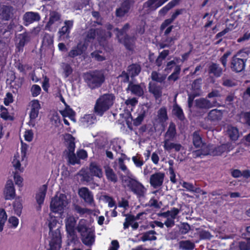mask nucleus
Returning a JSON list of instances; mask_svg holds the SVG:
<instances>
[{
	"label": "nucleus",
	"instance_id": "obj_61",
	"mask_svg": "<svg viewBox=\"0 0 250 250\" xmlns=\"http://www.w3.org/2000/svg\"><path fill=\"white\" fill-rule=\"evenodd\" d=\"M8 222L11 224L12 228H16L18 226L19 219L15 216H11L8 219Z\"/></svg>",
	"mask_w": 250,
	"mask_h": 250
},
{
	"label": "nucleus",
	"instance_id": "obj_1",
	"mask_svg": "<svg viewBox=\"0 0 250 250\" xmlns=\"http://www.w3.org/2000/svg\"><path fill=\"white\" fill-rule=\"evenodd\" d=\"M83 78L87 86L91 90L101 87L105 80L102 70H95L84 73Z\"/></svg>",
	"mask_w": 250,
	"mask_h": 250
},
{
	"label": "nucleus",
	"instance_id": "obj_33",
	"mask_svg": "<svg viewBox=\"0 0 250 250\" xmlns=\"http://www.w3.org/2000/svg\"><path fill=\"white\" fill-rule=\"evenodd\" d=\"M223 112L221 110L214 109L211 110L208 115V118L212 121L219 120L222 119Z\"/></svg>",
	"mask_w": 250,
	"mask_h": 250
},
{
	"label": "nucleus",
	"instance_id": "obj_47",
	"mask_svg": "<svg viewBox=\"0 0 250 250\" xmlns=\"http://www.w3.org/2000/svg\"><path fill=\"white\" fill-rule=\"evenodd\" d=\"M61 114L63 117L75 116V111L68 105H66L63 110L61 111Z\"/></svg>",
	"mask_w": 250,
	"mask_h": 250
},
{
	"label": "nucleus",
	"instance_id": "obj_62",
	"mask_svg": "<svg viewBox=\"0 0 250 250\" xmlns=\"http://www.w3.org/2000/svg\"><path fill=\"white\" fill-rule=\"evenodd\" d=\"M0 109L1 111V112L0 114V117L5 120H8L9 118V114L6 108L3 105H1L0 106Z\"/></svg>",
	"mask_w": 250,
	"mask_h": 250
},
{
	"label": "nucleus",
	"instance_id": "obj_20",
	"mask_svg": "<svg viewBox=\"0 0 250 250\" xmlns=\"http://www.w3.org/2000/svg\"><path fill=\"white\" fill-rule=\"evenodd\" d=\"M105 175L109 182L116 183L118 181V177L112 168L109 166L104 167Z\"/></svg>",
	"mask_w": 250,
	"mask_h": 250
},
{
	"label": "nucleus",
	"instance_id": "obj_17",
	"mask_svg": "<svg viewBox=\"0 0 250 250\" xmlns=\"http://www.w3.org/2000/svg\"><path fill=\"white\" fill-rule=\"evenodd\" d=\"M127 90H130L132 94L138 97H142L144 95V89L139 84H134L130 82L128 85Z\"/></svg>",
	"mask_w": 250,
	"mask_h": 250
},
{
	"label": "nucleus",
	"instance_id": "obj_54",
	"mask_svg": "<svg viewBox=\"0 0 250 250\" xmlns=\"http://www.w3.org/2000/svg\"><path fill=\"white\" fill-rule=\"evenodd\" d=\"M119 168L125 173L128 174L130 173L129 170L127 168L124 162V159L122 158H119L118 159Z\"/></svg>",
	"mask_w": 250,
	"mask_h": 250
},
{
	"label": "nucleus",
	"instance_id": "obj_64",
	"mask_svg": "<svg viewBox=\"0 0 250 250\" xmlns=\"http://www.w3.org/2000/svg\"><path fill=\"white\" fill-rule=\"evenodd\" d=\"M178 38L176 36H172L171 37L166 36V38L164 41V42L167 43L169 46L174 44L175 41L177 40Z\"/></svg>",
	"mask_w": 250,
	"mask_h": 250
},
{
	"label": "nucleus",
	"instance_id": "obj_29",
	"mask_svg": "<svg viewBox=\"0 0 250 250\" xmlns=\"http://www.w3.org/2000/svg\"><path fill=\"white\" fill-rule=\"evenodd\" d=\"M222 69L219 64L212 63L208 67V73L210 75H213L215 77H220L222 73Z\"/></svg>",
	"mask_w": 250,
	"mask_h": 250
},
{
	"label": "nucleus",
	"instance_id": "obj_10",
	"mask_svg": "<svg viewBox=\"0 0 250 250\" xmlns=\"http://www.w3.org/2000/svg\"><path fill=\"white\" fill-rule=\"evenodd\" d=\"M165 177L164 173L155 172L150 177L149 183L151 187L157 188L161 187L163 184Z\"/></svg>",
	"mask_w": 250,
	"mask_h": 250
},
{
	"label": "nucleus",
	"instance_id": "obj_49",
	"mask_svg": "<svg viewBox=\"0 0 250 250\" xmlns=\"http://www.w3.org/2000/svg\"><path fill=\"white\" fill-rule=\"evenodd\" d=\"M77 230L80 233L81 237L84 236L87 233L90 231H92L89 228L87 227L86 225L83 224H79L77 227Z\"/></svg>",
	"mask_w": 250,
	"mask_h": 250
},
{
	"label": "nucleus",
	"instance_id": "obj_43",
	"mask_svg": "<svg viewBox=\"0 0 250 250\" xmlns=\"http://www.w3.org/2000/svg\"><path fill=\"white\" fill-rule=\"evenodd\" d=\"M178 60L179 58H175L173 60L168 62L166 64L164 71L167 73H170L173 69H174L176 66L179 65V64H176V62H178Z\"/></svg>",
	"mask_w": 250,
	"mask_h": 250
},
{
	"label": "nucleus",
	"instance_id": "obj_59",
	"mask_svg": "<svg viewBox=\"0 0 250 250\" xmlns=\"http://www.w3.org/2000/svg\"><path fill=\"white\" fill-rule=\"evenodd\" d=\"M68 162L71 165H75L79 163V160L77 158L75 153H68Z\"/></svg>",
	"mask_w": 250,
	"mask_h": 250
},
{
	"label": "nucleus",
	"instance_id": "obj_24",
	"mask_svg": "<svg viewBox=\"0 0 250 250\" xmlns=\"http://www.w3.org/2000/svg\"><path fill=\"white\" fill-rule=\"evenodd\" d=\"M49 21L47 22L46 28L50 27L55 22H59L61 20V14L59 12L53 11L50 13Z\"/></svg>",
	"mask_w": 250,
	"mask_h": 250
},
{
	"label": "nucleus",
	"instance_id": "obj_21",
	"mask_svg": "<svg viewBox=\"0 0 250 250\" xmlns=\"http://www.w3.org/2000/svg\"><path fill=\"white\" fill-rule=\"evenodd\" d=\"M47 189V186L43 185L39 189V193L36 195V199L37 203L40 206V209L41 208V205L43 204Z\"/></svg>",
	"mask_w": 250,
	"mask_h": 250
},
{
	"label": "nucleus",
	"instance_id": "obj_57",
	"mask_svg": "<svg viewBox=\"0 0 250 250\" xmlns=\"http://www.w3.org/2000/svg\"><path fill=\"white\" fill-rule=\"evenodd\" d=\"M190 229V226L188 223H183L180 227V232L182 234L187 233Z\"/></svg>",
	"mask_w": 250,
	"mask_h": 250
},
{
	"label": "nucleus",
	"instance_id": "obj_12",
	"mask_svg": "<svg viewBox=\"0 0 250 250\" xmlns=\"http://www.w3.org/2000/svg\"><path fill=\"white\" fill-rule=\"evenodd\" d=\"M14 8L12 6L3 5L0 8V18L3 21H8L14 14Z\"/></svg>",
	"mask_w": 250,
	"mask_h": 250
},
{
	"label": "nucleus",
	"instance_id": "obj_55",
	"mask_svg": "<svg viewBox=\"0 0 250 250\" xmlns=\"http://www.w3.org/2000/svg\"><path fill=\"white\" fill-rule=\"evenodd\" d=\"M41 87L38 84H33L31 88V92L33 97H37L41 92Z\"/></svg>",
	"mask_w": 250,
	"mask_h": 250
},
{
	"label": "nucleus",
	"instance_id": "obj_50",
	"mask_svg": "<svg viewBox=\"0 0 250 250\" xmlns=\"http://www.w3.org/2000/svg\"><path fill=\"white\" fill-rule=\"evenodd\" d=\"M151 77L153 81L159 83H162L166 79L165 76L163 75L160 76V74L155 71L152 72Z\"/></svg>",
	"mask_w": 250,
	"mask_h": 250
},
{
	"label": "nucleus",
	"instance_id": "obj_46",
	"mask_svg": "<svg viewBox=\"0 0 250 250\" xmlns=\"http://www.w3.org/2000/svg\"><path fill=\"white\" fill-rule=\"evenodd\" d=\"M7 216L3 208H0V231L3 229V226L7 220Z\"/></svg>",
	"mask_w": 250,
	"mask_h": 250
},
{
	"label": "nucleus",
	"instance_id": "obj_63",
	"mask_svg": "<svg viewBox=\"0 0 250 250\" xmlns=\"http://www.w3.org/2000/svg\"><path fill=\"white\" fill-rule=\"evenodd\" d=\"M14 179L16 185H18L19 187L22 186V178L19 175L18 172H16L14 173Z\"/></svg>",
	"mask_w": 250,
	"mask_h": 250
},
{
	"label": "nucleus",
	"instance_id": "obj_26",
	"mask_svg": "<svg viewBox=\"0 0 250 250\" xmlns=\"http://www.w3.org/2000/svg\"><path fill=\"white\" fill-rule=\"evenodd\" d=\"M148 91L153 95L156 99H158L162 96V91L156 83H149L148 84Z\"/></svg>",
	"mask_w": 250,
	"mask_h": 250
},
{
	"label": "nucleus",
	"instance_id": "obj_27",
	"mask_svg": "<svg viewBox=\"0 0 250 250\" xmlns=\"http://www.w3.org/2000/svg\"><path fill=\"white\" fill-rule=\"evenodd\" d=\"M76 221L74 217H69L65 223L66 230L69 235H74Z\"/></svg>",
	"mask_w": 250,
	"mask_h": 250
},
{
	"label": "nucleus",
	"instance_id": "obj_11",
	"mask_svg": "<svg viewBox=\"0 0 250 250\" xmlns=\"http://www.w3.org/2000/svg\"><path fill=\"white\" fill-rule=\"evenodd\" d=\"M86 45L82 42H79L76 46L72 47L71 50L68 52V56L72 58H74L77 56H81L84 54L87 49Z\"/></svg>",
	"mask_w": 250,
	"mask_h": 250
},
{
	"label": "nucleus",
	"instance_id": "obj_23",
	"mask_svg": "<svg viewBox=\"0 0 250 250\" xmlns=\"http://www.w3.org/2000/svg\"><path fill=\"white\" fill-rule=\"evenodd\" d=\"M73 21L66 20L64 21V25L60 28L58 31V34L60 37L64 36L65 34L69 35L70 30L73 27Z\"/></svg>",
	"mask_w": 250,
	"mask_h": 250
},
{
	"label": "nucleus",
	"instance_id": "obj_6",
	"mask_svg": "<svg viewBox=\"0 0 250 250\" xmlns=\"http://www.w3.org/2000/svg\"><path fill=\"white\" fill-rule=\"evenodd\" d=\"M65 198V196L61 194L59 197L56 196L52 198L50 205L51 210L54 213H62L66 204Z\"/></svg>",
	"mask_w": 250,
	"mask_h": 250
},
{
	"label": "nucleus",
	"instance_id": "obj_35",
	"mask_svg": "<svg viewBox=\"0 0 250 250\" xmlns=\"http://www.w3.org/2000/svg\"><path fill=\"white\" fill-rule=\"evenodd\" d=\"M19 42L18 43L19 48H22L30 41V36L26 32L19 35Z\"/></svg>",
	"mask_w": 250,
	"mask_h": 250
},
{
	"label": "nucleus",
	"instance_id": "obj_25",
	"mask_svg": "<svg viewBox=\"0 0 250 250\" xmlns=\"http://www.w3.org/2000/svg\"><path fill=\"white\" fill-rule=\"evenodd\" d=\"M164 148L165 150L167 151H170L172 149H174L175 151H179L181 148L182 145L180 144H175L174 143L169 142V139H166L164 142Z\"/></svg>",
	"mask_w": 250,
	"mask_h": 250
},
{
	"label": "nucleus",
	"instance_id": "obj_2",
	"mask_svg": "<svg viewBox=\"0 0 250 250\" xmlns=\"http://www.w3.org/2000/svg\"><path fill=\"white\" fill-rule=\"evenodd\" d=\"M115 97L112 93H104L101 95L96 100L94 107V113L102 117L113 105Z\"/></svg>",
	"mask_w": 250,
	"mask_h": 250
},
{
	"label": "nucleus",
	"instance_id": "obj_13",
	"mask_svg": "<svg viewBox=\"0 0 250 250\" xmlns=\"http://www.w3.org/2000/svg\"><path fill=\"white\" fill-rule=\"evenodd\" d=\"M4 194L5 200H12L15 197V189L11 180H8L7 181L4 190Z\"/></svg>",
	"mask_w": 250,
	"mask_h": 250
},
{
	"label": "nucleus",
	"instance_id": "obj_38",
	"mask_svg": "<svg viewBox=\"0 0 250 250\" xmlns=\"http://www.w3.org/2000/svg\"><path fill=\"white\" fill-rule=\"evenodd\" d=\"M67 138H66V140L68 142L67 146V148L69 151L68 153H74L75 148V144L74 142L75 138L71 134H67Z\"/></svg>",
	"mask_w": 250,
	"mask_h": 250
},
{
	"label": "nucleus",
	"instance_id": "obj_15",
	"mask_svg": "<svg viewBox=\"0 0 250 250\" xmlns=\"http://www.w3.org/2000/svg\"><path fill=\"white\" fill-rule=\"evenodd\" d=\"M78 193L80 197L83 198L85 202L91 204L94 202L93 195L87 188H81L79 190Z\"/></svg>",
	"mask_w": 250,
	"mask_h": 250
},
{
	"label": "nucleus",
	"instance_id": "obj_60",
	"mask_svg": "<svg viewBox=\"0 0 250 250\" xmlns=\"http://www.w3.org/2000/svg\"><path fill=\"white\" fill-rule=\"evenodd\" d=\"M217 104V101L214 99L208 100L204 99V108H209L214 106H215Z\"/></svg>",
	"mask_w": 250,
	"mask_h": 250
},
{
	"label": "nucleus",
	"instance_id": "obj_4",
	"mask_svg": "<svg viewBox=\"0 0 250 250\" xmlns=\"http://www.w3.org/2000/svg\"><path fill=\"white\" fill-rule=\"evenodd\" d=\"M126 184L129 190L136 195L138 198H143L145 196L146 188L139 181L129 176L123 180Z\"/></svg>",
	"mask_w": 250,
	"mask_h": 250
},
{
	"label": "nucleus",
	"instance_id": "obj_37",
	"mask_svg": "<svg viewBox=\"0 0 250 250\" xmlns=\"http://www.w3.org/2000/svg\"><path fill=\"white\" fill-rule=\"evenodd\" d=\"M13 206L15 214L20 216L21 215L22 209L21 199L20 198L16 199L13 202Z\"/></svg>",
	"mask_w": 250,
	"mask_h": 250
},
{
	"label": "nucleus",
	"instance_id": "obj_44",
	"mask_svg": "<svg viewBox=\"0 0 250 250\" xmlns=\"http://www.w3.org/2000/svg\"><path fill=\"white\" fill-rule=\"evenodd\" d=\"M173 113L181 121H183L185 118L183 109L178 105L174 106Z\"/></svg>",
	"mask_w": 250,
	"mask_h": 250
},
{
	"label": "nucleus",
	"instance_id": "obj_42",
	"mask_svg": "<svg viewBox=\"0 0 250 250\" xmlns=\"http://www.w3.org/2000/svg\"><path fill=\"white\" fill-rule=\"evenodd\" d=\"M158 117L161 122H165L168 120L167 109L165 106H163L159 109Z\"/></svg>",
	"mask_w": 250,
	"mask_h": 250
},
{
	"label": "nucleus",
	"instance_id": "obj_5",
	"mask_svg": "<svg viewBox=\"0 0 250 250\" xmlns=\"http://www.w3.org/2000/svg\"><path fill=\"white\" fill-rule=\"evenodd\" d=\"M235 147V146L231 142H228L217 146L208 145L204 146V155H211L213 156L221 155L224 152H229Z\"/></svg>",
	"mask_w": 250,
	"mask_h": 250
},
{
	"label": "nucleus",
	"instance_id": "obj_36",
	"mask_svg": "<svg viewBox=\"0 0 250 250\" xmlns=\"http://www.w3.org/2000/svg\"><path fill=\"white\" fill-rule=\"evenodd\" d=\"M193 143L195 147L197 148L203 146L202 138L198 131H195L193 133Z\"/></svg>",
	"mask_w": 250,
	"mask_h": 250
},
{
	"label": "nucleus",
	"instance_id": "obj_19",
	"mask_svg": "<svg viewBox=\"0 0 250 250\" xmlns=\"http://www.w3.org/2000/svg\"><path fill=\"white\" fill-rule=\"evenodd\" d=\"M233 250H250V240L234 242L230 245Z\"/></svg>",
	"mask_w": 250,
	"mask_h": 250
},
{
	"label": "nucleus",
	"instance_id": "obj_30",
	"mask_svg": "<svg viewBox=\"0 0 250 250\" xmlns=\"http://www.w3.org/2000/svg\"><path fill=\"white\" fill-rule=\"evenodd\" d=\"M82 242L86 246L92 245L95 241V235L92 231H90L84 236L81 237Z\"/></svg>",
	"mask_w": 250,
	"mask_h": 250
},
{
	"label": "nucleus",
	"instance_id": "obj_40",
	"mask_svg": "<svg viewBox=\"0 0 250 250\" xmlns=\"http://www.w3.org/2000/svg\"><path fill=\"white\" fill-rule=\"evenodd\" d=\"M180 248L183 250H192L195 244L189 240L181 241L179 242Z\"/></svg>",
	"mask_w": 250,
	"mask_h": 250
},
{
	"label": "nucleus",
	"instance_id": "obj_8",
	"mask_svg": "<svg viewBox=\"0 0 250 250\" xmlns=\"http://www.w3.org/2000/svg\"><path fill=\"white\" fill-rule=\"evenodd\" d=\"M135 3L134 0H124L121 3V6L116 10V17H124L130 10L131 7Z\"/></svg>",
	"mask_w": 250,
	"mask_h": 250
},
{
	"label": "nucleus",
	"instance_id": "obj_45",
	"mask_svg": "<svg viewBox=\"0 0 250 250\" xmlns=\"http://www.w3.org/2000/svg\"><path fill=\"white\" fill-rule=\"evenodd\" d=\"M42 44L47 46H50L53 43V37L50 34L45 33L42 38Z\"/></svg>",
	"mask_w": 250,
	"mask_h": 250
},
{
	"label": "nucleus",
	"instance_id": "obj_32",
	"mask_svg": "<svg viewBox=\"0 0 250 250\" xmlns=\"http://www.w3.org/2000/svg\"><path fill=\"white\" fill-rule=\"evenodd\" d=\"M181 0H172L167 5L161 8L159 11V14L161 15H165L167 12L174 7L175 6L179 4Z\"/></svg>",
	"mask_w": 250,
	"mask_h": 250
},
{
	"label": "nucleus",
	"instance_id": "obj_9",
	"mask_svg": "<svg viewBox=\"0 0 250 250\" xmlns=\"http://www.w3.org/2000/svg\"><path fill=\"white\" fill-rule=\"evenodd\" d=\"M240 54H237L234 56L231 62V68L232 71L236 72H240L244 70L245 66L246 59H242L239 57Z\"/></svg>",
	"mask_w": 250,
	"mask_h": 250
},
{
	"label": "nucleus",
	"instance_id": "obj_22",
	"mask_svg": "<svg viewBox=\"0 0 250 250\" xmlns=\"http://www.w3.org/2000/svg\"><path fill=\"white\" fill-rule=\"evenodd\" d=\"M89 169L91 175L98 178L103 176L102 169L96 162H91L89 165Z\"/></svg>",
	"mask_w": 250,
	"mask_h": 250
},
{
	"label": "nucleus",
	"instance_id": "obj_56",
	"mask_svg": "<svg viewBox=\"0 0 250 250\" xmlns=\"http://www.w3.org/2000/svg\"><path fill=\"white\" fill-rule=\"evenodd\" d=\"M91 56L93 59L98 62H102L105 60L104 56L99 54V52L95 51L91 53Z\"/></svg>",
	"mask_w": 250,
	"mask_h": 250
},
{
	"label": "nucleus",
	"instance_id": "obj_52",
	"mask_svg": "<svg viewBox=\"0 0 250 250\" xmlns=\"http://www.w3.org/2000/svg\"><path fill=\"white\" fill-rule=\"evenodd\" d=\"M74 210L81 216L83 215L85 213H89L91 212V210L87 208H83L78 205L74 206Z\"/></svg>",
	"mask_w": 250,
	"mask_h": 250
},
{
	"label": "nucleus",
	"instance_id": "obj_34",
	"mask_svg": "<svg viewBox=\"0 0 250 250\" xmlns=\"http://www.w3.org/2000/svg\"><path fill=\"white\" fill-rule=\"evenodd\" d=\"M176 129L175 124L173 122H171L169 125L168 128L166 133L165 136L168 138L169 140H173L176 136Z\"/></svg>",
	"mask_w": 250,
	"mask_h": 250
},
{
	"label": "nucleus",
	"instance_id": "obj_39",
	"mask_svg": "<svg viewBox=\"0 0 250 250\" xmlns=\"http://www.w3.org/2000/svg\"><path fill=\"white\" fill-rule=\"evenodd\" d=\"M156 233L155 230H149L147 232H145L142 236V240L143 242L146 241L155 240L157 238L154 235Z\"/></svg>",
	"mask_w": 250,
	"mask_h": 250
},
{
	"label": "nucleus",
	"instance_id": "obj_51",
	"mask_svg": "<svg viewBox=\"0 0 250 250\" xmlns=\"http://www.w3.org/2000/svg\"><path fill=\"white\" fill-rule=\"evenodd\" d=\"M130 26L129 23H125L121 29L116 28L115 30L118 32V37L119 38L120 36L125 35L126 32L128 31Z\"/></svg>",
	"mask_w": 250,
	"mask_h": 250
},
{
	"label": "nucleus",
	"instance_id": "obj_3",
	"mask_svg": "<svg viewBox=\"0 0 250 250\" xmlns=\"http://www.w3.org/2000/svg\"><path fill=\"white\" fill-rule=\"evenodd\" d=\"M97 36L98 40L101 44L102 41H105L107 39L112 36L110 31H106L102 28H91L85 32L83 43L88 47L90 43H92Z\"/></svg>",
	"mask_w": 250,
	"mask_h": 250
},
{
	"label": "nucleus",
	"instance_id": "obj_14",
	"mask_svg": "<svg viewBox=\"0 0 250 250\" xmlns=\"http://www.w3.org/2000/svg\"><path fill=\"white\" fill-rule=\"evenodd\" d=\"M23 19L24 25L27 26L35 21H39L41 19V17L38 13L27 12L24 14Z\"/></svg>",
	"mask_w": 250,
	"mask_h": 250
},
{
	"label": "nucleus",
	"instance_id": "obj_31",
	"mask_svg": "<svg viewBox=\"0 0 250 250\" xmlns=\"http://www.w3.org/2000/svg\"><path fill=\"white\" fill-rule=\"evenodd\" d=\"M141 70V67L140 64L137 63H132L127 67V71L132 77L138 76Z\"/></svg>",
	"mask_w": 250,
	"mask_h": 250
},
{
	"label": "nucleus",
	"instance_id": "obj_58",
	"mask_svg": "<svg viewBox=\"0 0 250 250\" xmlns=\"http://www.w3.org/2000/svg\"><path fill=\"white\" fill-rule=\"evenodd\" d=\"M222 81L223 85L227 87H232L236 84L235 81L232 79L223 78Z\"/></svg>",
	"mask_w": 250,
	"mask_h": 250
},
{
	"label": "nucleus",
	"instance_id": "obj_48",
	"mask_svg": "<svg viewBox=\"0 0 250 250\" xmlns=\"http://www.w3.org/2000/svg\"><path fill=\"white\" fill-rule=\"evenodd\" d=\"M126 216L125 222L124 223V229H128L130 225H131L132 223L135 221L134 216L131 214H125Z\"/></svg>",
	"mask_w": 250,
	"mask_h": 250
},
{
	"label": "nucleus",
	"instance_id": "obj_16",
	"mask_svg": "<svg viewBox=\"0 0 250 250\" xmlns=\"http://www.w3.org/2000/svg\"><path fill=\"white\" fill-rule=\"evenodd\" d=\"M226 135L232 141H237L240 136L238 128L231 125L226 127Z\"/></svg>",
	"mask_w": 250,
	"mask_h": 250
},
{
	"label": "nucleus",
	"instance_id": "obj_41",
	"mask_svg": "<svg viewBox=\"0 0 250 250\" xmlns=\"http://www.w3.org/2000/svg\"><path fill=\"white\" fill-rule=\"evenodd\" d=\"M181 65H177L174 68V71L168 77V81H173L175 82L179 78V75L181 72Z\"/></svg>",
	"mask_w": 250,
	"mask_h": 250
},
{
	"label": "nucleus",
	"instance_id": "obj_18",
	"mask_svg": "<svg viewBox=\"0 0 250 250\" xmlns=\"http://www.w3.org/2000/svg\"><path fill=\"white\" fill-rule=\"evenodd\" d=\"M135 38L125 34L124 38L119 39L120 42H123L125 48L128 50H132L135 43Z\"/></svg>",
	"mask_w": 250,
	"mask_h": 250
},
{
	"label": "nucleus",
	"instance_id": "obj_7",
	"mask_svg": "<svg viewBox=\"0 0 250 250\" xmlns=\"http://www.w3.org/2000/svg\"><path fill=\"white\" fill-rule=\"evenodd\" d=\"M31 109L29 113L30 120L28 122L29 126L34 127L36 125L35 119L38 117L39 110L41 108L40 102L37 99H34L31 102Z\"/></svg>",
	"mask_w": 250,
	"mask_h": 250
},
{
	"label": "nucleus",
	"instance_id": "obj_28",
	"mask_svg": "<svg viewBox=\"0 0 250 250\" xmlns=\"http://www.w3.org/2000/svg\"><path fill=\"white\" fill-rule=\"evenodd\" d=\"M96 117L93 114H86L81 120V123L84 127H88L93 124Z\"/></svg>",
	"mask_w": 250,
	"mask_h": 250
},
{
	"label": "nucleus",
	"instance_id": "obj_53",
	"mask_svg": "<svg viewBox=\"0 0 250 250\" xmlns=\"http://www.w3.org/2000/svg\"><path fill=\"white\" fill-rule=\"evenodd\" d=\"M195 106L197 110L199 109V110H201V111H199L200 114L198 115L197 113L195 114L196 116H199L202 115L201 114L203 112V98H201L199 99H197L195 100Z\"/></svg>",
	"mask_w": 250,
	"mask_h": 250
}]
</instances>
